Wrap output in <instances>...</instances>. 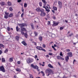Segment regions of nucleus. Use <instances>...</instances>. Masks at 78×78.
<instances>
[{"mask_svg": "<svg viewBox=\"0 0 78 78\" xmlns=\"http://www.w3.org/2000/svg\"><path fill=\"white\" fill-rule=\"evenodd\" d=\"M3 45V44H0V47H2Z\"/></svg>", "mask_w": 78, "mask_h": 78, "instance_id": "0e129e2a", "label": "nucleus"}, {"mask_svg": "<svg viewBox=\"0 0 78 78\" xmlns=\"http://www.w3.org/2000/svg\"><path fill=\"white\" fill-rule=\"evenodd\" d=\"M0 4L2 6H3V5H5V2H1Z\"/></svg>", "mask_w": 78, "mask_h": 78, "instance_id": "cd10ccee", "label": "nucleus"}, {"mask_svg": "<svg viewBox=\"0 0 78 78\" xmlns=\"http://www.w3.org/2000/svg\"><path fill=\"white\" fill-rule=\"evenodd\" d=\"M13 16V14L12 13H10L9 16V17H12Z\"/></svg>", "mask_w": 78, "mask_h": 78, "instance_id": "bb28decb", "label": "nucleus"}, {"mask_svg": "<svg viewBox=\"0 0 78 78\" xmlns=\"http://www.w3.org/2000/svg\"><path fill=\"white\" fill-rule=\"evenodd\" d=\"M15 38L17 41H19V37L18 36H16Z\"/></svg>", "mask_w": 78, "mask_h": 78, "instance_id": "b1692460", "label": "nucleus"}, {"mask_svg": "<svg viewBox=\"0 0 78 78\" xmlns=\"http://www.w3.org/2000/svg\"><path fill=\"white\" fill-rule=\"evenodd\" d=\"M52 12H53V13H55V11L53 10H52Z\"/></svg>", "mask_w": 78, "mask_h": 78, "instance_id": "338daca9", "label": "nucleus"}, {"mask_svg": "<svg viewBox=\"0 0 78 78\" xmlns=\"http://www.w3.org/2000/svg\"><path fill=\"white\" fill-rule=\"evenodd\" d=\"M9 9L10 11H12V10H13V9H12V8L11 7L9 8Z\"/></svg>", "mask_w": 78, "mask_h": 78, "instance_id": "c756f323", "label": "nucleus"}, {"mask_svg": "<svg viewBox=\"0 0 78 78\" xmlns=\"http://www.w3.org/2000/svg\"><path fill=\"white\" fill-rule=\"evenodd\" d=\"M22 44L24 45H27V44L24 41H23L22 42Z\"/></svg>", "mask_w": 78, "mask_h": 78, "instance_id": "f3484780", "label": "nucleus"}, {"mask_svg": "<svg viewBox=\"0 0 78 78\" xmlns=\"http://www.w3.org/2000/svg\"><path fill=\"white\" fill-rule=\"evenodd\" d=\"M45 9L46 11H47V12H49L50 11V10L48 9V7H45Z\"/></svg>", "mask_w": 78, "mask_h": 78, "instance_id": "2eb2a0df", "label": "nucleus"}, {"mask_svg": "<svg viewBox=\"0 0 78 78\" xmlns=\"http://www.w3.org/2000/svg\"><path fill=\"white\" fill-rule=\"evenodd\" d=\"M13 78H18V77H17L16 76H14V77Z\"/></svg>", "mask_w": 78, "mask_h": 78, "instance_id": "69168bd1", "label": "nucleus"}, {"mask_svg": "<svg viewBox=\"0 0 78 78\" xmlns=\"http://www.w3.org/2000/svg\"><path fill=\"white\" fill-rule=\"evenodd\" d=\"M34 33L35 34V36H37V33L36 31H34Z\"/></svg>", "mask_w": 78, "mask_h": 78, "instance_id": "c85d7f7f", "label": "nucleus"}, {"mask_svg": "<svg viewBox=\"0 0 78 78\" xmlns=\"http://www.w3.org/2000/svg\"><path fill=\"white\" fill-rule=\"evenodd\" d=\"M66 52H69L70 51V50L69 49H66Z\"/></svg>", "mask_w": 78, "mask_h": 78, "instance_id": "c9c22d12", "label": "nucleus"}, {"mask_svg": "<svg viewBox=\"0 0 78 78\" xmlns=\"http://www.w3.org/2000/svg\"><path fill=\"white\" fill-rule=\"evenodd\" d=\"M58 23H55V22H54L53 24V26L54 27H55V26H57V25H58Z\"/></svg>", "mask_w": 78, "mask_h": 78, "instance_id": "9b49d317", "label": "nucleus"}, {"mask_svg": "<svg viewBox=\"0 0 78 78\" xmlns=\"http://www.w3.org/2000/svg\"><path fill=\"white\" fill-rule=\"evenodd\" d=\"M40 6L41 7L42 6V3L41 2H40L39 3Z\"/></svg>", "mask_w": 78, "mask_h": 78, "instance_id": "5701e85b", "label": "nucleus"}, {"mask_svg": "<svg viewBox=\"0 0 78 78\" xmlns=\"http://www.w3.org/2000/svg\"><path fill=\"white\" fill-rule=\"evenodd\" d=\"M47 18H50V16H49V14H48V15H47Z\"/></svg>", "mask_w": 78, "mask_h": 78, "instance_id": "a19ab883", "label": "nucleus"}, {"mask_svg": "<svg viewBox=\"0 0 78 78\" xmlns=\"http://www.w3.org/2000/svg\"><path fill=\"white\" fill-rule=\"evenodd\" d=\"M35 20L34 21V22L35 23H36V22H37V20H39V19H38V18H35Z\"/></svg>", "mask_w": 78, "mask_h": 78, "instance_id": "412c9836", "label": "nucleus"}, {"mask_svg": "<svg viewBox=\"0 0 78 78\" xmlns=\"http://www.w3.org/2000/svg\"><path fill=\"white\" fill-rule=\"evenodd\" d=\"M24 53H25L24 52L22 53L21 55H24Z\"/></svg>", "mask_w": 78, "mask_h": 78, "instance_id": "774afa93", "label": "nucleus"}, {"mask_svg": "<svg viewBox=\"0 0 78 78\" xmlns=\"http://www.w3.org/2000/svg\"><path fill=\"white\" fill-rule=\"evenodd\" d=\"M24 35L26 38H27V37H28V35H27V34H24Z\"/></svg>", "mask_w": 78, "mask_h": 78, "instance_id": "2f4dec72", "label": "nucleus"}, {"mask_svg": "<svg viewBox=\"0 0 78 78\" xmlns=\"http://www.w3.org/2000/svg\"><path fill=\"white\" fill-rule=\"evenodd\" d=\"M57 58L58 59H61V57L60 56H57Z\"/></svg>", "mask_w": 78, "mask_h": 78, "instance_id": "a878e982", "label": "nucleus"}, {"mask_svg": "<svg viewBox=\"0 0 78 78\" xmlns=\"http://www.w3.org/2000/svg\"><path fill=\"white\" fill-rule=\"evenodd\" d=\"M20 30L21 31H25L26 32H27V30H26V29L24 27L20 28Z\"/></svg>", "mask_w": 78, "mask_h": 78, "instance_id": "4468645a", "label": "nucleus"}, {"mask_svg": "<svg viewBox=\"0 0 78 78\" xmlns=\"http://www.w3.org/2000/svg\"><path fill=\"white\" fill-rule=\"evenodd\" d=\"M13 60L12 59V58H10L9 59V61L10 62H12V61H13Z\"/></svg>", "mask_w": 78, "mask_h": 78, "instance_id": "7c9ffc66", "label": "nucleus"}, {"mask_svg": "<svg viewBox=\"0 0 78 78\" xmlns=\"http://www.w3.org/2000/svg\"><path fill=\"white\" fill-rule=\"evenodd\" d=\"M8 6H11V5H12V4H11V3L10 2H8Z\"/></svg>", "mask_w": 78, "mask_h": 78, "instance_id": "393cba45", "label": "nucleus"}, {"mask_svg": "<svg viewBox=\"0 0 78 78\" xmlns=\"http://www.w3.org/2000/svg\"><path fill=\"white\" fill-rule=\"evenodd\" d=\"M35 59H36V58H37V55H35V57H34Z\"/></svg>", "mask_w": 78, "mask_h": 78, "instance_id": "bf43d9fd", "label": "nucleus"}, {"mask_svg": "<svg viewBox=\"0 0 78 78\" xmlns=\"http://www.w3.org/2000/svg\"><path fill=\"white\" fill-rule=\"evenodd\" d=\"M19 26L20 27V28H23L24 27H27V25L26 24L22 23L20 24Z\"/></svg>", "mask_w": 78, "mask_h": 78, "instance_id": "20e7f679", "label": "nucleus"}, {"mask_svg": "<svg viewBox=\"0 0 78 78\" xmlns=\"http://www.w3.org/2000/svg\"><path fill=\"white\" fill-rule=\"evenodd\" d=\"M45 16V13L43 11H41V12L40 13V16L41 17H44Z\"/></svg>", "mask_w": 78, "mask_h": 78, "instance_id": "423d86ee", "label": "nucleus"}, {"mask_svg": "<svg viewBox=\"0 0 78 78\" xmlns=\"http://www.w3.org/2000/svg\"><path fill=\"white\" fill-rule=\"evenodd\" d=\"M36 48L37 49V50H42V48L40 46H37Z\"/></svg>", "mask_w": 78, "mask_h": 78, "instance_id": "9d476101", "label": "nucleus"}, {"mask_svg": "<svg viewBox=\"0 0 78 78\" xmlns=\"http://www.w3.org/2000/svg\"><path fill=\"white\" fill-rule=\"evenodd\" d=\"M48 55H53V54H52V53H48Z\"/></svg>", "mask_w": 78, "mask_h": 78, "instance_id": "6e6d98bb", "label": "nucleus"}, {"mask_svg": "<svg viewBox=\"0 0 78 78\" xmlns=\"http://www.w3.org/2000/svg\"><path fill=\"white\" fill-rule=\"evenodd\" d=\"M72 35H73V34H70L69 35V37H71V36H72Z\"/></svg>", "mask_w": 78, "mask_h": 78, "instance_id": "de8ad7c7", "label": "nucleus"}, {"mask_svg": "<svg viewBox=\"0 0 78 78\" xmlns=\"http://www.w3.org/2000/svg\"><path fill=\"white\" fill-rule=\"evenodd\" d=\"M27 64H29L33 62L34 60L33 58H29L27 60Z\"/></svg>", "mask_w": 78, "mask_h": 78, "instance_id": "f03ea898", "label": "nucleus"}, {"mask_svg": "<svg viewBox=\"0 0 78 78\" xmlns=\"http://www.w3.org/2000/svg\"><path fill=\"white\" fill-rule=\"evenodd\" d=\"M24 8H26L27 6V3L24 4Z\"/></svg>", "mask_w": 78, "mask_h": 78, "instance_id": "ea45409f", "label": "nucleus"}, {"mask_svg": "<svg viewBox=\"0 0 78 78\" xmlns=\"http://www.w3.org/2000/svg\"><path fill=\"white\" fill-rule=\"evenodd\" d=\"M48 66H49V67L52 68V69H53V66H51V64H48Z\"/></svg>", "mask_w": 78, "mask_h": 78, "instance_id": "dca6fc26", "label": "nucleus"}, {"mask_svg": "<svg viewBox=\"0 0 78 78\" xmlns=\"http://www.w3.org/2000/svg\"><path fill=\"white\" fill-rule=\"evenodd\" d=\"M7 30L8 31H9L10 30V28L9 27H7Z\"/></svg>", "mask_w": 78, "mask_h": 78, "instance_id": "8fccbe9b", "label": "nucleus"}, {"mask_svg": "<svg viewBox=\"0 0 78 78\" xmlns=\"http://www.w3.org/2000/svg\"><path fill=\"white\" fill-rule=\"evenodd\" d=\"M46 57L47 58H49V56L48 55H46Z\"/></svg>", "mask_w": 78, "mask_h": 78, "instance_id": "e2e57ef3", "label": "nucleus"}, {"mask_svg": "<svg viewBox=\"0 0 78 78\" xmlns=\"http://www.w3.org/2000/svg\"><path fill=\"white\" fill-rule=\"evenodd\" d=\"M45 72L46 73H48V74L47 75V76H49L50 74L52 75V74H53V71L51 70L50 69H46L45 70Z\"/></svg>", "mask_w": 78, "mask_h": 78, "instance_id": "f257e3e1", "label": "nucleus"}, {"mask_svg": "<svg viewBox=\"0 0 78 78\" xmlns=\"http://www.w3.org/2000/svg\"><path fill=\"white\" fill-rule=\"evenodd\" d=\"M63 29V27H60V30H62Z\"/></svg>", "mask_w": 78, "mask_h": 78, "instance_id": "c03bdc74", "label": "nucleus"}, {"mask_svg": "<svg viewBox=\"0 0 78 78\" xmlns=\"http://www.w3.org/2000/svg\"><path fill=\"white\" fill-rule=\"evenodd\" d=\"M2 51L0 50V55H2Z\"/></svg>", "mask_w": 78, "mask_h": 78, "instance_id": "603ef678", "label": "nucleus"}, {"mask_svg": "<svg viewBox=\"0 0 78 78\" xmlns=\"http://www.w3.org/2000/svg\"><path fill=\"white\" fill-rule=\"evenodd\" d=\"M8 52V49H6L5 51H4L5 53H6Z\"/></svg>", "mask_w": 78, "mask_h": 78, "instance_id": "58836bf2", "label": "nucleus"}, {"mask_svg": "<svg viewBox=\"0 0 78 78\" xmlns=\"http://www.w3.org/2000/svg\"><path fill=\"white\" fill-rule=\"evenodd\" d=\"M58 3L60 8H62V3L60 1H58Z\"/></svg>", "mask_w": 78, "mask_h": 78, "instance_id": "0eeeda50", "label": "nucleus"}, {"mask_svg": "<svg viewBox=\"0 0 78 78\" xmlns=\"http://www.w3.org/2000/svg\"><path fill=\"white\" fill-rule=\"evenodd\" d=\"M75 62H76V60H75V59H74V60H73V64H75Z\"/></svg>", "mask_w": 78, "mask_h": 78, "instance_id": "3c124183", "label": "nucleus"}, {"mask_svg": "<svg viewBox=\"0 0 78 78\" xmlns=\"http://www.w3.org/2000/svg\"><path fill=\"white\" fill-rule=\"evenodd\" d=\"M20 32L22 35H23V34H24V32H23V31L21 30L20 31Z\"/></svg>", "mask_w": 78, "mask_h": 78, "instance_id": "f704fd0d", "label": "nucleus"}, {"mask_svg": "<svg viewBox=\"0 0 78 78\" xmlns=\"http://www.w3.org/2000/svg\"><path fill=\"white\" fill-rule=\"evenodd\" d=\"M35 45H37V44L36 42H34Z\"/></svg>", "mask_w": 78, "mask_h": 78, "instance_id": "680f3d73", "label": "nucleus"}, {"mask_svg": "<svg viewBox=\"0 0 78 78\" xmlns=\"http://www.w3.org/2000/svg\"><path fill=\"white\" fill-rule=\"evenodd\" d=\"M31 27H32V29H34V27L33 24L31 25Z\"/></svg>", "mask_w": 78, "mask_h": 78, "instance_id": "72a5a7b5", "label": "nucleus"}, {"mask_svg": "<svg viewBox=\"0 0 78 78\" xmlns=\"http://www.w3.org/2000/svg\"><path fill=\"white\" fill-rule=\"evenodd\" d=\"M16 70L17 72H20V70L19 68H17L16 69Z\"/></svg>", "mask_w": 78, "mask_h": 78, "instance_id": "a211bd4d", "label": "nucleus"}, {"mask_svg": "<svg viewBox=\"0 0 78 78\" xmlns=\"http://www.w3.org/2000/svg\"><path fill=\"white\" fill-rule=\"evenodd\" d=\"M16 29L17 31H19L20 30V28H18V26H16Z\"/></svg>", "mask_w": 78, "mask_h": 78, "instance_id": "aec40b11", "label": "nucleus"}, {"mask_svg": "<svg viewBox=\"0 0 78 78\" xmlns=\"http://www.w3.org/2000/svg\"><path fill=\"white\" fill-rule=\"evenodd\" d=\"M41 50H42V51H44L45 52V51H46L45 50V49H42Z\"/></svg>", "mask_w": 78, "mask_h": 78, "instance_id": "09e8293b", "label": "nucleus"}, {"mask_svg": "<svg viewBox=\"0 0 78 78\" xmlns=\"http://www.w3.org/2000/svg\"><path fill=\"white\" fill-rule=\"evenodd\" d=\"M2 62H5V60L4 58H2Z\"/></svg>", "mask_w": 78, "mask_h": 78, "instance_id": "4c0bfd02", "label": "nucleus"}, {"mask_svg": "<svg viewBox=\"0 0 78 78\" xmlns=\"http://www.w3.org/2000/svg\"><path fill=\"white\" fill-rule=\"evenodd\" d=\"M42 47L43 48H45V45L43 44L42 45Z\"/></svg>", "mask_w": 78, "mask_h": 78, "instance_id": "49530a36", "label": "nucleus"}, {"mask_svg": "<svg viewBox=\"0 0 78 78\" xmlns=\"http://www.w3.org/2000/svg\"><path fill=\"white\" fill-rule=\"evenodd\" d=\"M60 56H62V57H63V55H62V52H60Z\"/></svg>", "mask_w": 78, "mask_h": 78, "instance_id": "e433bc0d", "label": "nucleus"}, {"mask_svg": "<svg viewBox=\"0 0 78 78\" xmlns=\"http://www.w3.org/2000/svg\"><path fill=\"white\" fill-rule=\"evenodd\" d=\"M67 54L69 57H72V56H73L72 55V52H68L67 53Z\"/></svg>", "mask_w": 78, "mask_h": 78, "instance_id": "1a4fd4ad", "label": "nucleus"}, {"mask_svg": "<svg viewBox=\"0 0 78 78\" xmlns=\"http://www.w3.org/2000/svg\"><path fill=\"white\" fill-rule=\"evenodd\" d=\"M69 59V56H67L65 57V60L66 62H68V60Z\"/></svg>", "mask_w": 78, "mask_h": 78, "instance_id": "ddd939ff", "label": "nucleus"}, {"mask_svg": "<svg viewBox=\"0 0 78 78\" xmlns=\"http://www.w3.org/2000/svg\"><path fill=\"white\" fill-rule=\"evenodd\" d=\"M39 39L40 41H42V37L40 36L39 37Z\"/></svg>", "mask_w": 78, "mask_h": 78, "instance_id": "6ab92c4d", "label": "nucleus"}, {"mask_svg": "<svg viewBox=\"0 0 78 78\" xmlns=\"http://www.w3.org/2000/svg\"><path fill=\"white\" fill-rule=\"evenodd\" d=\"M22 12H23L24 9H23V7L22 8Z\"/></svg>", "mask_w": 78, "mask_h": 78, "instance_id": "864d4df0", "label": "nucleus"}, {"mask_svg": "<svg viewBox=\"0 0 78 78\" xmlns=\"http://www.w3.org/2000/svg\"><path fill=\"white\" fill-rule=\"evenodd\" d=\"M17 63L18 64H20V61H18L17 62Z\"/></svg>", "mask_w": 78, "mask_h": 78, "instance_id": "a18cd8bd", "label": "nucleus"}, {"mask_svg": "<svg viewBox=\"0 0 78 78\" xmlns=\"http://www.w3.org/2000/svg\"><path fill=\"white\" fill-rule=\"evenodd\" d=\"M48 25H50V21H48Z\"/></svg>", "mask_w": 78, "mask_h": 78, "instance_id": "37998d69", "label": "nucleus"}, {"mask_svg": "<svg viewBox=\"0 0 78 78\" xmlns=\"http://www.w3.org/2000/svg\"><path fill=\"white\" fill-rule=\"evenodd\" d=\"M8 15H9V13H5V14L4 15V17L5 19H8Z\"/></svg>", "mask_w": 78, "mask_h": 78, "instance_id": "6e6552de", "label": "nucleus"}, {"mask_svg": "<svg viewBox=\"0 0 78 78\" xmlns=\"http://www.w3.org/2000/svg\"><path fill=\"white\" fill-rule=\"evenodd\" d=\"M0 71L2 72H3L4 73L5 72L6 70H5V68H4L3 66H0Z\"/></svg>", "mask_w": 78, "mask_h": 78, "instance_id": "7ed1b4c3", "label": "nucleus"}, {"mask_svg": "<svg viewBox=\"0 0 78 78\" xmlns=\"http://www.w3.org/2000/svg\"><path fill=\"white\" fill-rule=\"evenodd\" d=\"M30 78H34V76H33V75L31 74L29 75Z\"/></svg>", "mask_w": 78, "mask_h": 78, "instance_id": "4be33fe9", "label": "nucleus"}, {"mask_svg": "<svg viewBox=\"0 0 78 78\" xmlns=\"http://www.w3.org/2000/svg\"><path fill=\"white\" fill-rule=\"evenodd\" d=\"M30 66L34 69H38V68H39L36 65L34 66V65L33 64H31Z\"/></svg>", "mask_w": 78, "mask_h": 78, "instance_id": "39448f33", "label": "nucleus"}, {"mask_svg": "<svg viewBox=\"0 0 78 78\" xmlns=\"http://www.w3.org/2000/svg\"><path fill=\"white\" fill-rule=\"evenodd\" d=\"M42 2H43V3H45V0H42Z\"/></svg>", "mask_w": 78, "mask_h": 78, "instance_id": "4d7b16f0", "label": "nucleus"}, {"mask_svg": "<svg viewBox=\"0 0 78 78\" xmlns=\"http://www.w3.org/2000/svg\"><path fill=\"white\" fill-rule=\"evenodd\" d=\"M23 13H22L21 15V17H23Z\"/></svg>", "mask_w": 78, "mask_h": 78, "instance_id": "13d9d810", "label": "nucleus"}, {"mask_svg": "<svg viewBox=\"0 0 78 78\" xmlns=\"http://www.w3.org/2000/svg\"><path fill=\"white\" fill-rule=\"evenodd\" d=\"M60 59H61V60H62V61H64V58H62L61 57V58H60Z\"/></svg>", "mask_w": 78, "mask_h": 78, "instance_id": "5fc2aeb1", "label": "nucleus"}, {"mask_svg": "<svg viewBox=\"0 0 78 78\" xmlns=\"http://www.w3.org/2000/svg\"><path fill=\"white\" fill-rule=\"evenodd\" d=\"M53 8L54 10H55L56 11V10H57V8H56V7H53Z\"/></svg>", "mask_w": 78, "mask_h": 78, "instance_id": "473e14b6", "label": "nucleus"}, {"mask_svg": "<svg viewBox=\"0 0 78 78\" xmlns=\"http://www.w3.org/2000/svg\"><path fill=\"white\" fill-rule=\"evenodd\" d=\"M17 2H21V0H18L17 1Z\"/></svg>", "mask_w": 78, "mask_h": 78, "instance_id": "052dcab7", "label": "nucleus"}, {"mask_svg": "<svg viewBox=\"0 0 78 78\" xmlns=\"http://www.w3.org/2000/svg\"><path fill=\"white\" fill-rule=\"evenodd\" d=\"M36 10L37 11V12H41V11H41V8H37Z\"/></svg>", "mask_w": 78, "mask_h": 78, "instance_id": "f8f14e48", "label": "nucleus"}, {"mask_svg": "<svg viewBox=\"0 0 78 78\" xmlns=\"http://www.w3.org/2000/svg\"><path fill=\"white\" fill-rule=\"evenodd\" d=\"M52 48H53L54 50H55V51H56V49H55V48L54 47V46H52Z\"/></svg>", "mask_w": 78, "mask_h": 78, "instance_id": "79ce46f5", "label": "nucleus"}]
</instances>
